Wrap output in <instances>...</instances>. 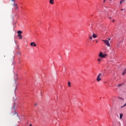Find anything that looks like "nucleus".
I'll return each instance as SVG.
<instances>
[{
  "instance_id": "6ab92c4d",
  "label": "nucleus",
  "mask_w": 126,
  "mask_h": 126,
  "mask_svg": "<svg viewBox=\"0 0 126 126\" xmlns=\"http://www.w3.org/2000/svg\"><path fill=\"white\" fill-rule=\"evenodd\" d=\"M12 1H13L14 3H15V1L14 0H11Z\"/></svg>"
},
{
  "instance_id": "5701e85b",
  "label": "nucleus",
  "mask_w": 126,
  "mask_h": 126,
  "mask_svg": "<svg viewBox=\"0 0 126 126\" xmlns=\"http://www.w3.org/2000/svg\"><path fill=\"white\" fill-rule=\"evenodd\" d=\"M120 44H121V42H119V43L118 44L117 46L119 47V45H120Z\"/></svg>"
},
{
  "instance_id": "20e7f679",
  "label": "nucleus",
  "mask_w": 126,
  "mask_h": 126,
  "mask_svg": "<svg viewBox=\"0 0 126 126\" xmlns=\"http://www.w3.org/2000/svg\"><path fill=\"white\" fill-rule=\"evenodd\" d=\"M101 77H102V74L99 73L96 78V80L98 82H99V81H101V80H102V79H101Z\"/></svg>"
},
{
  "instance_id": "c85d7f7f",
  "label": "nucleus",
  "mask_w": 126,
  "mask_h": 126,
  "mask_svg": "<svg viewBox=\"0 0 126 126\" xmlns=\"http://www.w3.org/2000/svg\"><path fill=\"white\" fill-rule=\"evenodd\" d=\"M14 5H17V4H15Z\"/></svg>"
},
{
  "instance_id": "4468645a",
  "label": "nucleus",
  "mask_w": 126,
  "mask_h": 126,
  "mask_svg": "<svg viewBox=\"0 0 126 126\" xmlns=\"http://www.w3.org/2000/svg\"><path fill=\"white\" fill-rule=\"evenodd\" d=\"M124 84H119L118 85V87H120V86H122V85H123Z\"/></svg>"
},
{
  "instance_id": "a878e982",
  "label": "nucleus",
  "mask_w": 126,
  "mask_h": 126,
  "mask_svg": "<svg viewBox=\"0 0 126 126\" xmlns=\"http://www.w3.org/2000/svg\"><path fill=\"white\" fill-rule=\"evenodd\" d=\"M19 63H21V62H20L19 60Z\"/></svg>"
},
{
  "instance_id": "9d476101",
  "label": "nucleus",
  "mask_w": 126,
  "mask_h": 126,
  "mask_svg": "<svg viewBox=\"0 0 126 126\" xmlns=\"http://www.w3.org/2000/svg\"><path fill=\"white\" fill-rule=\"evenodd\" d=\"M126 69H125V70L123 72L122 75H125V74H126Z\"/></svg>"
},
{
  "instance_id": "cd10ccee",
  "label": "nucleus",
  "mask_w": 126,
  "mask_h": 126,
  "mask_svg": "<svg viewBox=\"0 0 126 126\" xmlns=\"http://www.w3.org/2000/svg\"><path fill=\"white\" fill-rule=\"evenodd\" d=\"M96 43H98V41H96Z\"/></svg>"
},
{
  "instance_id": "423d86ee",
  "label": "nucleus",
  "mask_w": 126,
  "mask_h": 126,
  "mask_svg": "<svg viewBox=\"0 0 126 126\" xmlns=\"http://www.w3.org/2000/svg\"><path fill=\"white\" fill-rule=\"evenodd\" d=\"M31 46H32V47H36V46H37V44H35V42H33L31 43Z\"/></svg>"
},
{
  "instance_id": "f8f14e48",
  "label": "nucleus",
  "mask_w": 126,
  "mask_h": 126,
  "mask_svg": "<svg viewBox=\"0 0 126 126\" xmlns=\"http://www.w3.org/2000/svg\"><path fill=\"white\" fill-rule=\"evenodd\" d=\"M70 84H71L70 82H68V86H69V87H71V85H70Z\"/></svg>"
},
{
  "instance_id": "dca6fc26",
  "label": "nucleus",
  "mask_w": 126,
  "mask_h": 126,
  "mask_svg": "<svg viewBox=\"0 0 126 126\" xmlns=\"http://www.w3.org/2000/svg\"><path fill=\"white\" fill-rule=\"evenodd\" d=\"M106 0H103V2L104 3H105V2H106ZM112 0H109V1H111Z\"/></svg>"
},
{
  "instance_id": "39448f33",
  "label": "nucleus",
  "mask_w": 126,
  "mask_h": 126,
  "mask_svg": "<svg viewBox=\"0 0 126 126\" xmlns=\"http://www.w3.org/2000/svg\"><path fill=\"white\" fill-rule=\"evenodd\" d=\"M12 110H13V112H14L13 115H17V117L18 118V113H16V111H15V105H14L13 107L12 108Z\"/></svg>"
},
{
  "instance_id": "f3484780",
  "label": "nucleus",
  "mask_w": 126,
  "mask_h": 126,
  "mask_svg": "<svg viewBox=\"0 0 126 126\" xmlns=\"http://www.w3.org/2000/svg\"><path fill=\"white\" fill-rule=\"evenodd\" d=\"M17 85H16L15 88V90H16V89H17Z\"/></svg>"
},
{
  "instance_id": "0eeeda50",
  "label": "nucleus",
  "mask_w": 126,
  "mask_h": 126,
  "mask_svg": "<svg viewBox=\"0 0 126 126\" xmlns=\"http://www.w3.org/2000/svg\"><path fill=\"white\" fill-rule=\"evenodd\" d=\"M123 116H124V114H123L122 113L120 114V120H122V119L123 118Z\"/></svg>"
},
{
  "instance_id": "412c9836",
  "label": "nucleus",
  "mask_w": 126,
  "mask_h": 126,
  "mask_svg": "<svg viewBox=\"0 0 126 126\" xmlns=\"http://www.w3.org/2000/svg\"><path fill=\"white\" fill-rule=\"evenodd\" d=\"M123 1H124V0H122V1H121L120 3H122L123 2Z\"/></svg>"
},
{
  "instance_id": "aec40b11",
  "label": "nucleus",
  "mask_w": 126,
  "mask_h": 126,
  "mask_svg": "<svg viewBox=\"0 0 126 126\" xmlns=\"http://www.w3.org/2000/svg\"><path fill=\"white\" fill-rule=\"evenodd\" d=\"M119 98L121 99V100H124V99L122 98V97H119Z\"/></svg>"
},
{
  "instance_id": "ddd939ff",
  "label": "nucleus",
  "mask_w": 126,
  "mask_h": 126,
  "mask_svg": "<svg viewBox=\"0 0 126 126\" xmlns=\"http://www.w3.org/2000/svg\"><path fill=\"white\" fill-rule=\"evenodd\" d=\"M126 103L123 106H121V108L123 109V108H124V107H126Z\"/></svg>"
},
{
  "instance_id": "f03ea898",
  "label": "nucleus",
  "mask_w": 126,
  "mask_h": 126,
  "mask_svg": "<svg viewBox=\"0 0 126 126\" xmlns=\"http://www.w3.org/2000/svg\"><path fill=\"white\" fill-rule=\"evenodd\" d=\"M17 33L18 34V37H20L19 38V40L22 39V35H21V34H22V31H18L17 32Z\"/></svg>"
},
{
  "instance_id": "4be33fe9",
  "label": "nucleus",
  "mask_w": 126,
  "mask_h": 126,
  "mask_svg": "<svg viewBox=\"0 0 126 126\" xmlns=\"http://www.w3.org/2000/svg\"><path fill=\"white\" fill-rule=\"evenodd\" d=\"M36 106H37V103H35V104H34V107H36Z\"/></svg>"
},
{
  "instance_id": "1a4fd4ad",
  "label": "nucleus",
  "mask_w": 126,
  "mask_h": 126,
  "mask_svg": "<svg viewBox=\"0 0 126 126\" xmlns=\"http://www.w3.org/2000/svg\"><path fill=\"white\" fill-rule=\"evenodd\" d=\"M93 37H94V38H97V35L95 34H93Z\"/></svg>"
},
{
  "instance_id": "f257e3e1",
  "label": "nucleus",
  "mask_w": 126,
  "mask_h": 126,
  "mask_svg": "<svg viewBox=\"0 0 126 126\" xmlns=\"http://www.w3.org/2000/svg\"><path fill=\"white\" fill-rule=\"evenodd\" d=\"M98 57L100 58V59H105V58L107 57V55L103 54V52H100L98 55Z\"/></svg>"
},
{
  "instance_id": "a211bd4d",
  "label": "nucleus",
  "mask_w": 126,
  "mask_h": 126,
  "mask_svg": "<svg viewBox=\"0 0 126 126\" xmlns=\"http://www.w3.org/2000/svg\"><path fill=\"white\" fill-rule=\"evenodd\" d=\"M90 39L92 40V36H90Z\"/></svg>"
},
{
  "instance_id": "7ed1b4c3",
  "label": "nucleus",
  "mask_w": 126,
  "mask_h": 126,
  "mask_svg": "<svg viewBox=\"0 0 126 126\" xmlns=\"http://www.w3.org/2000/svg\"><path fill=\"white\" fill-rule=\"evenodd\" d=\"M102 42H104L105 44H106L107 47H111V44H110V43L109 42V40H102Z\"/></svg>"
},
{
  "instance_id": "6e6552de",
  "label": "nucleus",
  "mask_w": 126,
  "mask_h": 126,
  "mask_svg": "<svg viewBox=\"0 0 126 126\" xmlns=\"http://www.w3.org/2000/svg\"><path fill=\"white\" fill-rule=\"evenodd\" d=\"M49 3L51 4H54V0H50Z\"/></svg>"
},
{
  "instance_id": "bb28decb",
  "label": "nucleus",
  "mask_w": 126,
  "mask_h": 126,
  "mask_svg": "<svg viewBox=\"0 0 126 126\" xmlns=\"http://www.w3.org/2000/svg\"><path fill=\"white\" fill-rule=\"evenodd\" d=\"M112 19V18H111V17H109V19Z\"/></svg>"
},
{
  "instance_id": "b1692460",
  "label": "nucleus",
  "mask_w": 126,
  "mask_h": 126,
  "mask_svg": "<svg viewBox=\"0 0 126 126\" xmlns=\"http://www.w3.org/2000/svg\"><path fill=\"white\" fill-rule=\"evenodd\" d=\"M112 22H115V20H113Z\"/></svg>"
},
{
  "instance_id": "9b49d317",
  "label": "nucleus",
  "mask_w": 126,
  "mask_h": 126,
  "mask_svg": "<svg viewBox=\"0 0 126 126\" xmlns=\"http://www.w3.org/2000/svg\"><path fill=\"white\" fill-rule=\"evenodd\" d=\"M18 57H19V59L20 60V56H21V54L20 53H18Z\"/></svg>"
},
{
  "instance_id": "393cba45",
  "label": "nucleus",
  "mask_w": 126,
  "mask_h": 126,
  "mask_svg": "<svg viewBox=\"0 0 126 126\" xmlns=\"http://www.w3.org/2000/svg\"><path fill=\"white\" fill-rule=\"evenodd\" d=\"M110 40H111V38L108 39V41H110Z\"/></svg>"
},
{
  "instance_id": "2eb2a0df",
  "label": "nucleus",
  "mask_w": 126,
  "mask_h": 126,
  "mask_svg": "<svg viewBox=\"0 0 126 126\" xmlns=\"http://www.w3.org/2000/svg\"><path fill=\"white\" fill-rule=\"evenodd\" d=\"M97 62H101V59L98 58V59H97Z\"/></svg>"
}]
</instances>
